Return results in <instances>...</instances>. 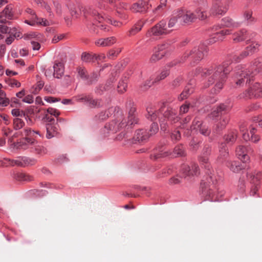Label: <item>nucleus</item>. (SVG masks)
<instances>
[{
    "instance_id": "nucleus-1",
    "label": "nucleus",
    "mask_w": 262,
    "mask_h": 262,
    "mask_svg": "<svg viewBox=\"0 0 262 262\" xmlns=\"http://www.w3.org/2000/svg\"><path fill=\"white\" fill-rule=\"evenodd\" d=\"M210 151L211 149L209 146L205 147L202 152V155L199 158L200 162L206 169V173L207 174L202 180L200 188L202 194L206 200L215 201L216 200L215 195L217 190L216 187L217 179L208 162V156L210 155Z\"/></svg>"
},
{
    "instance_id": "nucleus-29",
    "label": "nucleus",
    "mask_w": 262,
    "mask_h": 262,
    "mask_svg": "<svg viewBox=\"0 0 262 262\" xmlns=\"http://www.w3.org/2000/svg\"><path fill=\"white\" fill-rule=\"evenodd\" d=\"M237 137V131L236 130H232L224 136V139L227 143L233 144L236 140Z\"/></svg>"
},
{
    "instance_id": "nucleus-34",
    "label": "nucleus",
    "mask_w": 262,
    "mask_h": 262,
    "mask_svg": "<svg viewBox=\"0 0 262 262\" xmlns=\"http://www.w3.org/2000/svg\"><path fill=\"white\" fill-rule=\"evenodd\" d=\"M128 79L126 77L122 78L119 82L117 91L120 93H123L127 90Z\"/></svg>"
},
{
    "instance_id": "nucleus-55",
    "label": "nucleus",
    "mask_w": 262,
    "mask_h": 262,
    "mask_svg": "<svg viewBox=\"0 0 262 262\" xmlns=\"http://www.w3.org/2000/svg\"><path fill=\"white\" fill-rule=\"evenodd\" d=\"M250 54H251L250 52H248V51L246 49V50L241 54L240 56H235V57H234V60L235 61H238V60L244 58Z\"/></svg>"
},
{
    "instance_id": "nucleus-24",
    "label": "nucleus",
    "mask_w": 262,
    "mask_h": 262,
    "mask_svg": "<svg viewBox=\"0 0 262 262\" xmlns=\"http://www.w3.org/2000/svg\"><path fill=\"white\" fill-rule=\"evenodd\" d=\"M149 137L146 132V131L144 129H139L137 130L133 137V140L135 141H138L139 142H143L146 140Z\"/></svg>"
},
{
    "instance_id": "nucleus-51",
    "label": "nucleus",
    "mask_w": 262,
    "mask_h": 262,
    "mask_svg": "<svg viewBox=\"0 0 262 262\" xmlns=\"http://www.w3.org/2000/svg\"><path fill=\"white\" fill-rule=\"evenodd\" d=\"M6 82L8 85L11 87L16 86L17 88H19L21 85L19 82L14 79L9 78L6 80Z\"/></svg>"
},
{
    "instance_id": "nucleus-4",
    "label": "nucleus",
    "mask_w": 262,
    "mask_h": 262,
    "mask_svg": "<svg viewBox=\"0 0 262 262\" xmlns=\"http://www.w3.org/2000/svg\"><path fill=\"white\" fill-rule=\"evenodd\" d=\"M262 67V58L255 59L253 64L246 68L243 66H238L236 70L235 78L236 79L235 84L241 86L245 81L246 83L250 84L254 80V77Z\"/></svg>"
},
{
    "instance_id": "nucleus-18",
    "label": "nucleus",
    "mask_w": 262,
    "mask_h": 262,
    "mask_svg": "<svg viewBox=\"0 0 262 262\" xmlns=\"http://www.w3.org/2000/svg\"><path fill=\"white\" fill-rule=\"evenodd\" d=\"M259 83H255L245 93L240 95L241 98H251L252 97H255V93H258L260 89Z\"/></svg>"
},
{
    "instance_id": "nucleus-42",
    "label": "nucleus",
    "mask_w": 262,
    "mask_h": 262,
    "mask_svg": "<svg viewBox=\"0 0 262 262\" xmlns=\"http://www.w3.org/2000/svg\"><path fill=\"white\" fill-rule=\"evenodd\" d=\"M113 111H116L117 109L116 108H111L108 110V111L102 112L100 114H99L98 115L96 116V119L100 120V121L104 120L109 117L108 112L110 113V112H112Z\"/></svg>"
},
{
    "instance_id": "nucleus-52",
    "label": "nucleus",
    "mask_w": 262,
    "mask_h": 262,
    "mask_svg": "<svg viewBox=\"0 0 262 262\" xmlns=\"http://www.w3.org/2000/svg\"><path fill=\"white\" fill-rule=\"evenodd\" d=\"M45 114H48L50 115L57 117L60 115V112L56 109L50 107L47 110H45Z\"/></svg>"
},
{
    "instance_id": "nucleus-47",
    "label": "nucleus",
    "mask_w": 262,
    "mask_h": 262,
    "mask_svg": "<svg viewBox=\"0 0 262 262\" xmlns=\"http://www.w3.org/2000/svg\"><path fill=\"white\" fill-rule=\"evenodd\" d=\"M121 51V50L120 49H112L108 52L107 57L110 59H114L118 55Z\"/></svg>"
},
{
    "instance_id": "nucleus-36",
    "label": "nucleus",
    "mask_w": 262,
    "mask_h": 262,
    "mask_svg": "<svg viewBox=\"0 0 262 262\" xmlns=\"http://www.w3.org/2000/svg\"><path fill=\"white\" fill-rule=\"evenodd\" d=\"M30 148L32 151L35 152L37 154H45L46 152V149L43 146L38 144L36 140L34 144L31 145Z\"/></svg>"
},
{
    "instance_id": "nucleus-56",
    "label": "nucleus",
    "mask_w": 262,
    "mask_h": 262,
    "mask_svg": "<svg viewBox=\"0 0 262 262\" xmlns=\"http://www.w3.org/2000/svg\"><path fill=\"white\" fill-rule=\"evenodd\" d=\"M183 79L181 77H177L171 83V86L172 88H176L182 83Z\"/></svg>"
},
{
    "instance_id": "nucleus-2",
    "label": "nucleus",
    "mask_w": 262,
    "mask_h": 262,
    "mask_svg": "<svg viewBox=\"0 0 262 262\" xmlns=\"http://www.w3.org/2000/svg\"><path fill=\"white\" fill-rule=\"evenodd\" d=\"M231 62L230 61H225L222 64L214 68L210 67L208 69L198 68L196 69L195 74H201L202 76L208 77V84L206 86L216 82L214 88V92L216 93L223 88L227 75L231 71V68L229 66Z\"/></svg>"
},
{
    "instance_id": "nucleus-22",
    "label": "nucleus",
    "mask_w": 262,
    "mask_h": 262,
    "mask_svg": "<svg viewBox=\"0 0 262 262\" xmlns=\"http://www.w3.org/2000/svg\"><path fill=\"white\" fill-rule=\"evenodd\" d=\"M229 119L227 116H222L219 120L215 124L213 129L216 132H219L223 129L228 124Z\"/></svg>"
},
{
    "instance_id": "nucleus-8",
    "label": "nucleus",
    "mask_w": 262,
    "mask_h": 262,
    "mask_svg": "<svg viewBox=\"0 0 262 262\" xmlns=\"http://www.w3.org/2000/svg\"><path fill=\"white\" fill-rule=\"evenodd\" d=\"M172 30L167 29L166 21L162 20L147 31L145 34V37L147 38L146 41H154L157 40L159 36L168 34Z\"/></svg>"
},
{
    "instance_id": "nucleus-53",
    "label": "nucleus",
    "mask_w": 262,
    "mask_h": 262,
    "mask_svg": "<svg viewBox=\"0 0 262 262\" xmlns=\"http://www.w3.org/2000/svg\"><path fill=\"white\" fill-rule=\"evenodd\" d=\"M201 126H202L201 121H200L199 118H195L193 121L192 126H191V128L192 130L195 129V130H198Z\"/></svg>"
},
{
    "instance_id": "nucleus-28",
    "label": "nucleus",
    "mask_w": 262,
    "mask_h": 262,
    "mask_svg": "<svg viewBox=\"0 0 262 262\" xmlns=\"http://www.w3.org/2000/svg\"><path fill=\"white\" fill-rule=\"evenodd\" d=\"M253 14L251 10H246L243 13L244 20L248 25H253L257 21V19L253 16Z\"/></svg>"
},
{
    "instance_id": "nucleus-64",
    "label": "nucleus",
    "mask_w": 262,
    "mask_h": 262,
    "mask_svg": "<svg viewBox=\"0 0 262 262\" xmlns=\"http://www.w3.org/2000/svg\"><path fill=\"white\" fill-rule=\"evenodd\" d=\"M115 78L114 77L110 78L109 80L106 83L105 87H103L104 89L109 90L112 86L113 83L115 81Z\"/></svg>"
},
{
    "instance_id": "nucleus-25",
    "label": "nucleus",
    "mask_w": 262,
    "mask_h": 262,
    "mask_svg": "<svg viewBox=\"0 0 262 262\" xmlns=\"http://www.w3.org/2000/svg\"><path fill=\"white\" fill-rule=\"evenodd\" d=\"M58 125L53 124H48L46 126L47 134L46 137L51 139L58 133Z\"/></svg>"
},
{
    "instance_id": "nucleus-45",
    "label": "nucleus",
    "mask_w": 262,
    "mask_h": 262,
    "mask_svg": "<svg viewBox=\"0 0 262 262\" xmlns=\"http://www.w3.org/2000/svg\"><path fill=\"white\" fill-rule=\"evenodd\" d=\"M15 178L20 181H30V179L28 175L23 172H18L15 174Z\"/></svg>"
},
{
    "instance_id": "nucleus-32",
    "label": "nucleus",
    "mask_w": 262,
    "mask_h": 262,
    "mask_svg": "<svg viewBox=\"0 0 262 262\" xmlns=\"http://www.w3.org/2000/svg\"><path fill=\"white\" fill-rule=\"evenodd\" d=\"M219 152V160H220L221 162H223L224 160H226L228 156V148L224 143H222L220 145Z\"/></svg>"
},
{
    "instance_id": "nucleus-61",
    "label": "nucleus",
    "mask_w": 262,
    "mask_h": 262,
    "mask_svg": "<svg viewBox=\"0 0 262 262\" xmlns=\"http://www.w3.org/2000/svg\"><path fill=\"white\" fill-rule=\"evenodd\" d=\"M123 139H125L126 140H129L130 136L128 135V134L125 133L124 132H122L119 135H118L116 138V140H119V141L122 140Z\"/></svg>"
},
{
    "instance_id": "nucleus-43",
    "label": "nucleus",
    "mask_w": 262,
    "mask_h": 262,
    "mask_svg": "<svg viewBox=\"0 0 262 262\" xmlns=\"http://www.w3.org/2000/svg\"><path fill=\"white\" fill-rule=\"evenodd\" d=\"M165 54V52H158L157 51L155 50V53L152 55L150 58L151 62H155L160 59H161Z\"/></svg>"
},
{
    "instance_id": "nucleus-10",
    "label": "nucleus",
    "mask_w": 262,
    "mask_h": 262,
    "mask_svg": "<svg viewBox=\"0 0 262 262\" xmlns=\"http://www.w3.org/2000/svg\"><path fill=\"white\" fill-rule=\"evenodd\" d=\"M12 7H7L0 15V32L2 33H13L12 29L3 24L6 22V18L11 19L12 17Z\"/></svg>"
},
{
    "instance_id": "nucleus-12",
    "label": "nucleus",
    "mask_w": 262,
    "mask_h": 262,
    "mask_svg": "<svg viewBox=\"0 0 262 262\" xmlns=\"http://www.w3.org/2000/svg\"><path fill=\"white\" fill-rule=\"evenodd\" d=\"M200 173V169L195 163H192L190 166L183 165L180 171L181 177L186 178L193 176H197Z\"/></svg>"
},
{
    "instance_id": "nucleus-58",
    "label": "nucleus",
    "mask_w": 262,
    "mask_h": 262,
    "mask_svg": "<svg viewBox=\"0 0 262 262\" xmlns=\"http://www.w3.org/2000/svg\"><path fill=\"white\" fill-rule=\"evenodd\" d=\"M254 130H255V129L253 127H252L250 129V132L251 135L250 140L253 142L256 143L259 140V137H258V136L254 134V133H255Z\"/></svg>"
},
{
    "instance_id": "nucleus-9",
    "label": "nucleus",
    "mask_w": 262,
    "mask_h": 262,
    "mask_svg": "<svg viewBox=\"0 0 262 262\" xmlns=\"http://www.w3.org/2000/svg\"><path fill=\"white\" fill-rule=\"evenodd\" d=\"M208 49L206 44L202 43L194 47L191 50L187 52L184 55L182 62H184L187 58H189L195 63L201 60L207 54Z\"/></svg>"
},
{
    "instance_id": "nucleus-31",
    "label": "nucleus",
    "mask_w": 262,
    "mask_h": 262,
    "mask_svg": "<svg viewBox=\"0 0 262 262\" xmlns=\"http://www.w3.org/2000/svg\"><path fill=\"white\" fill-rule=\"evenodd\" d=\"M178 20L181 23V18L180 16H178V12L177 11L169 19L167 27V29L171 30V28L175 27ZM172 30L173 29H172Z\"/></svg>"
},
{
    "instance_id": "nucleus-26",
    "label": "nucleus",
    "mask_w": 262,
    "mask_h": 262,
    "mask_svg": "<svg viewBox=\"0 0 262 262\" xmlns=\"http://www.w3.org/2000/svg\"><path fill=\"white\" fill-rule=\"evenodd\" d=\"M231 0H226L225 6H216L217 4L214 5L212 8V13H215L216 14H222L227 12L228 9L229 4Z\"/></svg>"
},
{
    "instance_id": "nucleus-63",
    "label": "nucleus",
    "mask_w": 262,
    "mask_h": 262,
    "mask_svg": "<svg viewBox=\"0 0 262 262\" xmlns=\"http://www.w3.org/2000/svg\"><path fill=\"white\" fill-rule=\"evenodd\" d=\"M44 100L49 103H54L58 102L60 100L59 99L50 96H46L44 97Z\"/></svg>"
},
{
    "instance_id": "nucleus-49",
    "label": "nucleus",
    "mask_w": 262,
    "mask_h": 262,
    "mask_svg": "<svg viewBox=\"0 0 262 262\" xmlns=\"http://www.w3.org/2000/svg\"><path fill=\"white\" fill-rule=\"evenodd\" d=\"M240 130L243 133V138L245 141L250 140L251 137H250L249 134L247 133V127L245 126V125H242L240 127Z\"/></svg>"
},
{
    "instance_id": "nucleus-23",
    "label": "nucleus",
    "mask_w": 262,
    "mask_h": 262,
    "mask_svg": "<svg viewBox=\"0 0 262 262\" xmlns=\"http://www.w3.org/2000/svg\"><path fill=\"white\" fill-rule=\"evenodd\" d=\"M53 76L57 78H60L64 73V67L63 63L59 61H55L53 66Z\"/></svg>"
},
{
    "instance_id": "nucleus-60",
    "label": "nucleus",
    "mask_w": 262,
    "mask_h": 262,
    "mask_svg": "<svg viewBox=\"0 0 262 262\" xmlns=\"http://www.w3.org/2000/svg\"><path fill=\"white\" fill-rule=\"evenodd\" d=\"M159 130L158 124L157 123L154 122L152 123L151 125V127L149 130V135H151L156 134Z\"/></svg>"
},
{
    "instance_id": "nucleus-21",
    "label": "nucleus",
    "mask_w": 262,
    "mask_h": 262,
    "mask_svg": "<svg viewBox=\"0 0 262 262\" xmlns=\"http://www.w3.org/2000/svg\"><path fill=\"white\" fill-rule=\"evenodd\" d=\"M262 176V173L260 171H251L247 173V178L251 183L254 185H257L259 184L260 179Z\"/></svg>"
},
{
    "instance_id": "nucleus-35",
    "label": "nucleus",
    "mask_w": 262,
    "mask_h": 262,
    "mask_svg": "<svg viewBox=\"0 0 262 262\" xmlns=\"http://www.w3.org/2000/svg\"><path fill=\"white\" fill-rule=\"evenodd\" d=\"M87 105L91 108H99L102 106L103 104L101 99H94L90 96Z\"/></svg>"
},
{
    "instance_id": "nucleus-5",
    "label": "nucleus",
    "mask_w": 262,
    "mask_h": 262,
    "mask_svg": "<svg viewBox=\"0 0 262 262\" xmlns=\"http://www.w3.org/2000/svg\"><path fill=\"white\" fill-rule=\"evenodd\" d=\"M81 11L85 18L86 25L89 29L92 32H95L96 27H99L104 31H108L109 29L103 25H98V24L102 23L106 21L107 18L100 15L96 11L93 6H87L85 7H81Z\"/></svg>"
},
{
    "instance_id": "nucleus-40",
    "label": "nucleus",
    "mask_w": 262,
    "mask_h": 262,
    "mask_svg": "<svg viewBox=\"0 0 262 262\" xmlns=\"http://www.w3.org/2000/svg\"><path fill=\"white\" fill-rule=\"evenodd\" d=\"M226 107V106L224 104L220 105L209 115V117L212 119H214L216 117L219 116L220 113L222 111H225Z\"/></svg>"
},
{
    "instance_id": "nucleus-16",
    "label": "nucleus",
    "mask_w": 262,
    "mask_h": 262,
    "mask_svg": "<svg viewBox=\"0 0 262 262\" xmlns=\"http://www.w3.org/2000/svg\"><path fill=\"white\" fill-rule=\"evenodd\" d=\"M6 164L11 166H18L24 167L29 164V160L26 157H19L15 160L5 159Z\"/></svg>"
},
{
    "instance_id": "nucleus-11",
    "label": "nucleus",
    "mask_w": 262,
    "mask_h": 262,
    "mask_svg": "<svg viewBox=\"0 0 262 262\" xmlns=\"http://www.w3.org/2000/svg\"><path fill=\"white\" fill-rule=\"evenodd\" d=\"M235 152L237 157L246 163L250 160V157L252 155L253 149L249 145H239L236 147Z\"/></svg>"
},
{
    "instance_id": "nucleus-59",
    "label": "nucleus",
    "mask_w": 262,
    "mask_h": 262,
    "mask_svg": "<svg viewBox=\"0 0 262 262\" xmlns=\"http://www.w3.org/2000/svg\"><path fill=\"white\" fill-rule=\"evenodd\" d=\"M171 138L172 141H178L181 139V134L179 130H176L172 133Z\"/></svg>"
},
{
    "instance_id": "nucleus-7",
    "label": "nucleus",
    "mask_w": 262,
    "mask_h": 262,
    "mask_svg": "<svg viewBox=\"0 0 262 262\" xmlns=\"http://www.w3.org/2000/svg\"><path fill=\"white\" fill-rule=\"evenodd\" d=\"M21 136L24 137L19 142L13 143V147L17 149H26L31 147L35 142L36 135L41 136L39 131L32 130L30 128L25 127L21 132Z\"/></svg>"
},
{
    "instance_id": "nucleus-17",
    "label": "nucleus",
    "mask_w": 262,
    "mask_h": 262,
    "mask_svg": "<svg viewBox=\"0 0 262 262\" xmlns=\"http://www.w3.org/2000/svg\"><path fill=\"white\" fill-rule=\"evenodd\" d=\"M229 34V30H222L220 31H217L214 33L211 38L209 39L207 44H212L216 42V41L222 40L225 36Z\"/></svg>"
},
{
    "instance_id": "nucleus-33",
    "label": "nucleus",
    "mask_w": 262,
    "mask_h": 262,
    "mask_svg": "<svg viewBox=\"0 0 262 262\" xmlns=\"http://www.w3.org/2000/svg\"><path fill=\"white\" fill-rule=\"evenodd\" d=\"M246 31L245 30H242L235 33L233 35L232 39L234 42H238L246 39Z\"/></svg>"
},
{
    "instance_id": "nucleus-48",
    "label": "nucleus",
    "mask_w": 262,
    "mask_h": 262,
    "mask_svg": "<svg viewBox=\"0 0 262 262\" xmlns=\"http://www.w3.org/2000/svg\"><path fill=\"white\" fill-rule=\"evenodd\" d=\"M153 79H148L146 80L141 85V89L143 91H146L152 85L153 83H154V80H152Z\"/></svg>"
},
{
    "instance_id": "nucleus-37",
    "label": "nucleus",
    "mask_w": 262,
    "mask_h": 262,
    "mask_svg": "<svg viewBox=\"0 0 262 262\" xmlns=\"http://www.w3.org/2000/svg\"><path fill=\"white\" fill-rule=\"evenodd\" d=\"M193 92V89L190 85L186 86L183 92L179 97L180 100H183L188 97V96Z\"/></svg>"
},
{
    "instance_id": "nucleus-6",
    "label": "nucleus",
    "mask_w": 262,
    "mask_h": 262,
    "mask_svg": "<svg viewBox=\"0 0 262 262\" xmlns=\"http://www.w3.org/2000/svg\"><path fill=\"white\" fill-rule=\"evenodd\" d=\"M148 114L147 118L151 121L156 120L157 116L159 117L160 126L162 129H166L167 122L166 120L171 121V123H176L179 120L178 116L176 110L172 108H167L163 114L160 115L159 112H155L151 107L147 108Z\"/></svg>"
},
{
    "instance_id": "nucleus-39",
    "label": "nucleus",
    "mask_w": 262,
    "mask_h": 262,
    "mask_svg": "<svg viewBox=\"0 0 262 262\" xmlns=\"http://www.w3.org/2000/svg\"><path fill=\"white\" fill-rule=\"evenodd\" d=\"M194 13L196 15L197 18H198L200 20H205L207 17V14L204 8H199Z\"/></svg>"
},
{
    "instance_id": "nucleus-41",
    "label": "nucleus",
    "mask_w": 262,
    "mask_h": 262,
    "mask_svg": "<svg viewBox=\"0 0 262 262\" xmlns=\"http://www.w3.org/2000/svg\"><path fill=\"white\" fill-rule=\"evenodd\" d=\"M95 54L83 53L81 55V59L86 62H94L95 61Z\"/></svg>"
},
{
    "instance_id": "nucleus-44",
    "label": "nucleus",
    "mask_w": 262,
    "mask_h": 262,
    "mask_svg": "<svg viewBox=\"0 0 262 262\" xmlns=\"http://www.w3.org/2000/svg\"><path fill=\"white\" fill-rule=\"evenodd\" d=\"M173 154L178 156H184L185 155L184 147L182 145L176 146L173 150Z\"/></svg>"
},
{
    "instance_id": "nucleus-20",
    "label": "nucleus",
    "mask_w": 262,
    "mask_h": 262,
    "mask_svg": "<svg viewBox=\"0 0 262 262\" xmlns=\"http://www.w3.org/2000/svg\"><path fill=\"white\" fill-rule=\"evenodd\" d=\"M226 165L233 172H238L245 167L244 164L236 161H228Z\"/></svg>"
},
{
    "instance_id": "nucleus-13",
    "label": "nucleus",
    "mask_w": 262,
    "mask_h": 262,
    "mask_svg": "<svg viewBox=\"0 0 262 262\" xmlns=\"http://www.w3.org/2000/svg\"><path fill=\"white\" fill-rule=\"evenodd\" d=\"M26 12L32 15V17L31 18V20H26L25 21V23L30 26H34L38 24L43 25L45 26L50 25V22L48 20L37 17V16L35 14L34 11L31 9H27Z\"/></svg>"
},
{
    "instance_id": "nucleus-15",
    "label": "nucleus",
    "mask_w": 262,
    "mask_h": 262,
    "mask_svg": "<svg viewBox=\"0 0 262 262\" xmlns=\"http://www.w3.org/2000/svg\"><path fill=\"white\" fill-rule=\"evenodd\" d=\"M152 5V3H149V2H147L143 0H140L134 4L130 9L135 12H143L146 11L149 7H151Z\"/></svg>"
},
{
    "instance_id": "nucleus-54",
    "label": "nucleus",
    "mask_w": 262,
    "mask_h": 262,
    "mask_svg": "<svg viewBox=\"0 0 262 262\" xmlns=\"http://www.w3.org/2000/svg\"><path fill=\"white\" fill-rule=\"evenodd\" d=\"M258 47L259 45L257 43L253 42L250 46H248L246 48V49L251 54L255 52L258 49Z\"/></svg>"
},
{
    "instance_id": "nucleus-14",
    "label": "nucleus",
    "mask_w": 262,
    "mask_h": 262,
    "mask_svg": "<svg viewBox=\"0 0 262 262\" xmlns=\"http://www.w3.org/2000/svg\"><path fill=\"white\" fill-rule=\"evenodd\" d=\"M178 16L181 18V23L188 24L194 21L196 18V15L194 12L190 11L178 10Z\"/></svg>"
},
{
    "instance_id": "nucleus-50",
    "label": "nucleus",
    "mask_w": 262,
    "mask_h": 262,
    "mask_svg": "<svg viewBox=\"0 0 262 262\" xmlns=\"http://www.w3.org/2000/svg\"><path fill=\"white\" fill-rule=\"evenodd\" d=\"M106 47H110L113 45L117 41V38L114 36L103 38Z\"/></svg>"
},
{
    "instance_id": "nucleus-57",
    "label": "nucleus",
    "mask_w": 262,
    "mask_h": 262,
    "mask_svg": "<svg viewBox=\"0 0 262 262\" xmlns=\"http://www.w3.org/2000/svg\"><path fill=\"white\" fill-rule=\"evenodd\" d=\"M95 45L99 47H106L103 38H97L95 40Z\"/></svg>"
},
{
    "instance_id": "nucleus-27",
    "label": "nucleus",
    "mask_w": 262,
    "mask_h": 262,
    "mask_svg": "<svg viewBox=\"0 0 262 262\" xmlns=\"http://www.w3.org/2000/svg\"><path fill=\"white\" fill-rule=\"evenodd\" d=\"M77 72L78 76L83 80L86 81L89 84L93 83V80H89V75L88 72L84 67H79L77 68Z\"/></svg>"
},
{
    "instance_id": "nucleus-46",
    "label": "nucleus",
    "mask_w": 262,
    "mask_h": 262,
    "mask_svg": "<svg viewBox=\"0 0 262 262\" xmlns=\"http://www.w3.org/2000/svg\"><path fill=\"white\" fill-rule=\"evenodd\" d=\"M25 125L24 122L19 118H15L13 120V126L15 129H19Z\"/></svg>"
},
{
    "instance_id": "nucleus-19",
    "label": "nucleus",
    "mask_w": 262,
    "mask_h": 262,
    "mask_svg": "<svg viewBox=\"0 0 262 262\" xmlns=\"http://www.w3.org/2000/svg\"><path fill=\"white\" fill-rule=\"evenodd\" d=\"M177 63V61L172 62L169 64V65L167 66V67H165V68L162 70L161 73L155 78V83L159 82L160 81L165 79L168 75H169V68L176 65Z\"/></svg>"
},
{
    "instance_id": "nucleus-3",
    "label": "nucleus",
    "mask_w": 262,
    "mask_h": 262,
    "mask_svg": "<svg viewBox=\"0 0 262 262\" xmlns=\"http://www.w3.org/2000/svg\"><path fill=\"white\" fill-rule=\"evenodd\" d=\"M135 111V107L132 106L128 112V121L127 122L126 119L123 117L122 112L118 108L115 114V119L105 126L103 130L104 136L105 137L108 136L111 134H115L120 128H123L126 125L129 126L137 123L138 119L134 114Z\"/></svg>"
},
{
    "instance_id": "nucleus-30",
    "label": "nucleus",
    "mask_w": 262,
    "mask_h": 262,
    "mask_svg": "<svg viewBox=\"0 0 262 262\" xmlns=\"http://www.w3.org/2000/svg\"><path fill=\"white\" fill-rule=\"evenodd\" d=\"M222 25L226 27L237 28L240 26L241 23L229 17H225L222 19Z\"/></svg>"
},
{
    "instance_id": "nucleus-62",
    "label": "nucleus",
    "mask_w": 262,
    "mask_h": 262,
    "mask_svg": "<svg viewBox=\"0 0 262 262\" xmlns=\"http://www.w3.org/2000/svg\"><path fill=\"white\" fill-rule=\"evenodd\" d=\"M90 98V96L89 95H82L78 96L77 97V101H80V102H86V103L87 104Z\"/></svg>"
},
{
    "instance_id": "nucleus-38",
    "label": "nucleus",
    "mask_w": 262,
    "mask_h": 262,
    "mask_svg": "<svg viewBox=\"0 0 262 262\" xmlns=\"http://www.w3.org/2000/svg\"><path fill=\"white\" fill-rule=\"evenodd\" d=\"M168 155V154L167 151H165V149L164 147H158L156 149L154 158L155 159H157L161 157H166Z\"/></svg>"
}]
</instances>
